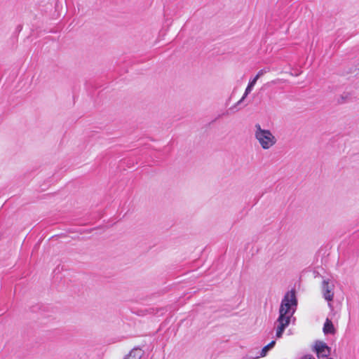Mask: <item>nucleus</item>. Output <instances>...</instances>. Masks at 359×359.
Masks as SVG:
<instances>
[{"label": "nucleus", "instance_id": "nucleus-12", "mask_svg": "<svg viewBox=\"0 0 359 359\" xmlns=\"http://www.w3.org/2000/svg\"><path fill=\"white\" fill-rule=\"evenodd\" d=\"M301 359H315L312 355H306L303 356Z\"/></svg>", "mask_w": 359, "mask_h": 359}, {"label": "nucleus", "instance_id": "nucleus-8", "mask_svg": "<svg viewBox=\"0 0 359 359\" xmlns=\"http://www.w3.org/2000/svg\"><path fill=\"white\" fill-rule=\"evenodd\" d=\"M276 341H271L269 344L264 346L261 351L260 356L264 357L267 354L268 351L274 347Z\"/></svg>", "mask_w": 359, "mask_h": 359}, {"label": "nucleus", "instance_id": "nucleus-13", "mask_svg": "<svg viewBox=\"0 0 359 359\" xmlns=\"http://www.w3.org/2000/svg\"><path fill=\"white\" fill-rule=\"evenodd\" d=\"M328 305H329V306H330V307H331V306H332V305H331V304H330V303H329V304H328Z\"/></svg>", "mask_w": 359, "mask_h": 359}, {"label": "nucleus", "instance_id": "nucleus-6", "mask_svg": "<svg viewBox=\"0 0 359 359\" xmlns=\"http://www.w3.org/2000/svg\"><path fill=\"white\" fill-rule=\"evenodd\" d=\"M143 354L144 352L142 349L135 348H133L124 359H141Z\"/></svg>", "mask_w": 359, "mask_h": 359}, {"label": "nucleus", "instance_id": "nucleus-11", "mask_svg": "<svg viewBox=\"0 0 359 359\" xmlns=\"http://www.w3.org/2000/svg\"><path fill=\"white\" fill-rule=\"evenodd\" d=\"M247 96H248V95H245V93H244V94H243V97H241V99L239 101H238V102H236V104H235V106H238V105H239L241 102H243V100L246 98V97H247Z\"/></svg>", "mask_w": 359, "mask_h": 359}, {"label": "nucleus", "instance_id": "nucleus-2", "mask_svg": "<svg viewBox=\"0 0 359 359\" xmlns=\"http://www.w3.org/2000/svg\"><path fill=\"white\" fill-rule=\"evenodd\" d=\"M254 135L260 147L264 150L271 149L277 142L273 133L269 130L262 128L259 124L255 126Z\"/></svg>", "mask_w": 359, "mask_h": 359}, {"label": "nucleus", "instance_id": "nucleus-7", "mask_svg": "<svg viewBox=\"0 0 359 359\" xmlns=\"http://www.w3.org/2000/svg\"><path fill=\"white\" fill-rule=\"evenodd\" d=\"M323 332L325 334H334L335 332V329L332 321L329 319H327L324 326H323Z\"/></svg>", "mask_w": 359, "mask_h": 359}, {"label": "nucleus", "instance_id": "nucleus-5", "mask_svg": "<svg viewBox=\"0 0 359 359\" xmlns=\"http://www.w3.org/2000/svg\"><path fill=\"white\" fill-rule=\"evenodd\" d=\"M315 349L318 358H327L330 355V348L324 342L317 341Z\"/></svg>", "mask_w": 359, "mask_h": 359}, {"label": "nucleus", "instance_id": "nucleus-1", "mask_svg": "<svg viewBox=\"0 0 359 359\" xmlns=\"http://www.w3.org/2000/svg\"><path fill=\"white\" fill-rule=\"evenodd\" d=\"M297 306V300L294 290L287 292L281 301L279 308V316L290 320Z\"/></svg>", "mask_w": 359, "mask_h": 359}, {"label": "nucleus", "instance_id": "nucleus-9", "mask_svg": "<svg viewBox=\"0 0 359 359\" xmlns=\"http://www.w3.org/2000/svg\"><path fill=\"white\" fill-rule=\"evenodd\" d=\"M257 82L256 78L252 79L248 83L246 89H245V95H248L249 93L252 91L253 87L255 86Z\"/></svg>", "mask_w": 359, "mask_h": 359}, {"label": "nucleus", "instance_id": "nucleus-10", "mask_svg": "<svg viewBox=\"0 0 359 359\" xmlns=\"http://www.w3.org/2000/svg\"><path fill=\"white\" fill-rule=\"evenodd\" d=\"M268 72H269V68H265V69H261L260 71L258 72V73L254 78H256V80L257 81L259 79V78H260L262 76H263L264 74H266Z\"/></svg>", "mask_w": 359, "mask_h": 359}, {"label": "nucleus", "instance_id": "nucleus-3", "mask_svg": "<svg viewBox=\"0 0 359 359\" xmlns=\"http://www.w3.org/2000/svg\"><path fill=\"white\" fill-rule=\"evenodd\" d=\"M334 284L330 279H324L322 282L323 296L328 302L332 301L334 297Z\"/></svg>", "mask_w": 359, "mask_h": 359}, {"label": "nucleus", "instance_id": "nucleus-4", "mask_svg": "<svg viewBox=\"0 0 359 359\" xmlns=\"http://www.w3.org/2000/svg\"><path fill=\"white\" fill-rule=\"evenodd\" d=\"M290 320L278 317L276 320V337L281 338L285 328L289 325Z\"/></svg>", "mask_w": 359, "mask_h": 359}]
</instances>
